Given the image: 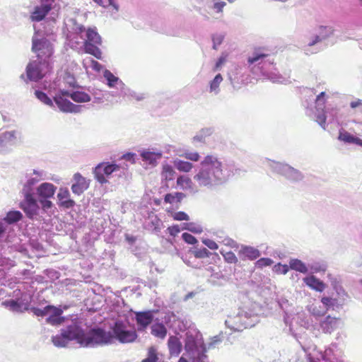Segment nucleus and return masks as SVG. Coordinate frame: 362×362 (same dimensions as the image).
Here are the masks:
<instances>
[{
    "label": "nucleus",
    "mask_w": 362,
    "mask_h": 362,
    "mask_svg": "<svg viewBox=\"0 0 362 362\" xmlns=\"http://www.w3.org/2000/svg\"><path fill=\"white\" fill-rule=\"evenodd\" d=\"M167 230L172 237H175L180 232V228L178 225L170 226Z\"/></svg>",
    "instance_id": "obj_62"
},
{
    "label": "nucleus",
    "mask_w": 362,
    "mask_h": 362,
    "mask_svg": "<svg viewBox=\"0 0 362 362\" xmlns=\"http://www.w3.org/2000/svg\"><path fill=\"white\" fill-rule=\"evenodd\" d=\"M328 280L329 281L331 286L334 288L336 292H339L342 295H345V291L340 285V278L339 276L334 275L332 274H328L327 275Z\"/></svg>",
    "instance_id": "obj_39"
},
{
    "label": "nucleus",
    "mask_w": 362,
    "mask_h": 362,
    "mask_svg": "<svg viewBox=\"0 0 362 362\" xmlns=\"http://www.w3.org/2000/svg\"><path fill=\"white\" fill-rule=\"evenodd\" d=\"M56 190L57 187L49 182H43L36 188L38 199H50L53 197Z\"/></svg>",
    "instance_id": "obj_21"
},
{
    "label": "nucleus",
    "mask_w": 362,
    "mask_h": 362,
    "mask_svg": "<svg viewBox=\"0 0 362 362\" xmlns=\"http://www.w3.org/2000/svg\"><path fill=\"white\" fill-rule=\"evenodd\" d=\"M7 304L14 310H18L22 308L24 303L21 299L10 300Z\"/></svg>",
    "instance_id": "obj_53"
},
{
    "label": "nucleus",
    "mask_w": 362,
    "mask_h": 362,
    "mask_svg": "<svg viewBox=\"0 0 362 362\" xmlns=\"http://www.w3.org/2000/svg\"><path fill=\"white\" fill-rule=\"evenodd\" d=\"M86 40L84 42H92L95 45L102 44V38L97 32L96 28H89L86 30Z\"/></svg>",
    "instance_id": "obj_32"
},
{
    "label": "nucleus",
    "mask_w": 362,
    "mask_h": 362,
    "mask_svg": "<svg viewBox=\"0 0 362 362\" xmlns=\"http://www.w3.org/2000/svg\"><path fill=\"white\" fill-rule=\"evenodd\" d=\"M55 103L59 110L64 112L78 113L83 107V105H75L68 99L62 98L59 96L55 98Z\"/></svg>",
    "instance_id": "obj_19"
},
{
    "label": "nucleus",
    "mask_w": 362,
    "mask_h": 362,
    "mask_svg": "<svg viewBox=\"0 0 362 362\" xmlns=\"http://www.w3.org/2000/svg\"><path fill=\"white\" fill-rule=\"evenodd\" d=\"M72 21L74 23L73 30L76 33L81 34L86 30V28L83 25L77 23L75 20H72Z\"/></svg>",
    "instance_id": "obj_63"
},
{
    "label": "nucleus",
    "mask_w": 362,
    "mask_h": 362,
    "mask_svg": "<svg viewBox=\"0 0 362 362\" xmlns=\"http://www.w3.org/2000/svg\"><path fill=\"white\" fill-rule=\"evenodd\" d=\"M71 98L76 103H82L90 101V96L83 91L75 90L72 91Z\"/></svg>",
    "instance_id": "obj_38"
},
{
    "label": "nucleus",
    "mask_w": 362,
    "mask_h": 362,
    "mask_svg": "<svg viewBox=\"0 0 362 362\" xmlns=\"http://www.w3.org/2000/svg\"><path fill=\"white\" fill-rule=\"evenodd\" d=\"M113 339L121 343H131L135 341L137 334L135 330L128 329L126 325L122 321L115 322L112 327Z\"/></svg>",
    "instance_id": "obj_12"
},
{
    "label": "nucleus",
    "mask_w": 362,
    "mask_h": 362,
    "mask_svg": "<svg viewBox=\"0 0 362 362\" xmlns=\"http://www.w3.org/2000/svg\"><path fill=\"white\" fill-rule=\"evenodd\" d=\"M141 157L143 161L148 165L155 166L157 161L162 158V152L160 151H153L150 149L144 150L141 152Z\"/></svg>",
    "instance_id": "obj_23"
},
{
    "label": "nucleus",
    "mask_w": 362,
    "mask_h": 362,
    "mask_svg": "<svg viewBox=\"0 0 362 362\" xmlns=\"http://www.w3.org/2000/svg\"><path fill=\"white\" fill-rule=\"evenodd\" d=\"M76 341L82 347H97L112 344L113 336L100 327H93L86 332L81 321L71 320L60 329V333L52 337L57 347H66L69 341Z\"/></svg>",
    "instance_id": "obj_2"
},
{
    "label": "nucleus",
    "mask_w": 362,
    "mask_h": 362,
    "mask_svg": "<svg viewBox=\"0 0 362 362\" xmlns=\"http://www.w3.org/2000/svg\"><path fill=\"white\" fill-rule=\"evenodd\" d=\"M223 340L221 334L216 335L211 338V341L208 344V349H214Z\"/></svg>",
    "instance_id": "obj_56"
},
{
    "label": "nucleus",
    "mask_w": 362,
    "mask_h": 362,
    "mask_svg": "<svg viewBox=\"0 0 362 362\" xmlns=\"http://www.w3.org/2000/svg\"><path fill=\"white\" fill-rule=\"evenodd\" d=\"M339 322V319L328 315L320 320V325L324 333L331 334L338 328Z\"/></svg>",
    "instance_id": "obj_22"
},
{
    "label": "nucleus",
    "mask_w": 362,
    "mask_h": 362,
    "mask_svg": "<svg viewBox=\"0 0 362 362\" xmlns=\"http://www.w3.org/2000/svg\"><path fill=\"white\" fill-rule=\"evenodd\" d=\"M248 68L254 74H261L273 82H281V76L276 74L274 65V59L261 49H255L247 60Z\"/></svg>",
    "instance_id": "obj_3"
},
{
    "label": "nucleus",
    "mask_w": 362,
    "mask_h": 362,
    "mask_svg": "<svg viewBox=\"0 0 362 362\" xmlns=\"http://www.w3.org/2000/svg\"><path fill=\"white\" fill-rule=\"evenodd\" d=\"M185 197L182 192L168 193L165 195L164 201L170 204L180 203Z\"/></svg>",
    "instance_id": "obj_41"
},
{
    "label": "nucleus",
    "mask_w": 362,
    "mask_h": 362,
    "mask_svg": "<svg viewBox=\"0 0 362 362\" xmlns=\"http://www.w3.org/2000/svg\"><path fill=\"white\" fill-rule=\"evenodd\" d=\"M182 238L183 240L188 244L194 245L197 242L196 238L188 233H183L182 234Z\"/></svg>",
    "instance_id": "obj_58"
},
{
    "label": "nucleus",
    "mask_w": 362,
    "mask_h": 362,
    "mask_svg": "<svg viewBox=\"0 0 362 362\" xmlns=\"http://www.w3.org/2000/svg\"><path fill=\"white\" fill-rule=\"evenodd\" d=\"M309 266L315 272H325L327 269V265L322 262H313Z\"/></svg>",
    "instance_id": "obj_49"
},
{
    "label": "nucleus",
    "mask_w": 362,
    "mask_h": 362,
    "mask_svg": "<svg viewBox=\"0 0 362 362\" xmlns=\"http://www.w3.org/2000/svg\"><path fill=\"white\" fill-rule=\"evenodd\" d=\"M223 257H224V259L226 260V262L228 263H230V264H233V263L235 264L238 261V258L235 256V255L234 254V252H233L231 251L226 252L223 255Z\"/></svg>",
    "instance_id": "obj_55"
},
{
    "label": "nucleus",
    "mask_w": 362,
    "mask_h": 362,
    "mask_svg": "<svg viewBox=\"0 0 362 362\" xmlns=\"http://www.w3.org/2000/svg\"><path fill=\"white\" fill-rule=\"evenodd\" d=\"M163 226L162 221L157 216V215L151 213L149 214L148 221L146 223V228L158 235L161 230Z\"/></svg>",
    "instance_id": "obj_24"
},
{
    "label": "nucleus",
    "mask_w": 362,
    "mask_h": 362,
    "mask_svg": "<svg viewBox=\"0 0 362 362\" xmlns=\"http://www.w3.org/2000/svg\"><path fill=\"white\" fill-rule=\"evenodd\" d=\"M74 182L71 185L72 192L77 195H81L89 187V182L83 177L79 173L74 175Z\"/></svg>",
    "instance_id": "obj_20"
},
{
    "label": "nucleus",
    "mask_w": 362,
    "mask_h": 362,
    "mask_svg": "<svg viewBox=\"0 0 362 362\" xmlns=\"http://www.w3.org/2000/svg\"><path fill=\"white\" fill-rule=\"evenodd\" d=\"M192 252L196 258L208 257L210 255L209 250L205 247L195 249Z\"/></svg>",
    "instance_id": "obj_47"
},
{
    "label": "nucleus",
    "mask_w": 362,
    "mask_h": 362,
    "mask_svg": "<svg viewBox=\"0 0 362 362\" xmlns=\"http://www.w3.org/2000/svg\"><path fill=\"white\" fill-rule=\"evenodd\" d=\"M336 293L337 296H325L322 298L321 302L327 310H337L341 308L345 304L348 296L346 292H345V295H342L339 292H336Z\"/></svg>",
    "instance_id": "obj_17"
},
{
    "label": "nucleus",
    "mask_w": 362,
    "mask_h": 362,
    "mask_svg": "<svg viewBox=\"0 0 362 362\" xmlns=\"http://www.w3.org/2000/svg\"><path fill=\"white\" fill-rule=\"evenodd\" d=\"M234 166L232 163H226L214 155H208L196 168L193 184L190 177L180 175L177 178V185L182 189H188L192 194L199 192L198 187L211 189L224 183L233 174Z\"/></svg>",
    "instance_id": "obj_1"
},
{
    "label": "nucleus",
    "mask_w": 362,
    "mask_h": 362,
    "mask_svg": "<svg viewBox=\"0 0 362 362\" xmlns=\"http://www.w3.org/2000/svg\"><path fill=\"white\" fill-rule=\"evenodd\" d=\"M305 95L310 98V103L308 101L305 103L306 115L312 118L322 127L326 129V115L325 112V105L326 102L325 92H321L315 96L316 91L313 88H304Z\"/></svg>",
    "instance_id": "obj_5"
},
{
    "label": "nucleus",
    "mask_w": 362,
    "mask_h": 362,
    "mask_svg": "<svg viewBox=\"0 0 362 362\" xmlns=\"http://www.w3.org/2000/svg\"><path fill=\"white\" fill-rule=\"evenodd\" d=\"M117 167H119L118 172L117 173H115V175L118 176L119 177H127L129 174L128 171V166L127 164H117Z\"/></svg>",
    "instance_id": "obj_48"
},
{
    "label": "nucleus",
    "mask_w": 362,
    "mask_h": 362,
    "mask_svg": "<svg viewBox=\"0 0 362 362\" xmlns=\"http://www.w3.org/2000/svg\"><path fill=\"white\" fill-rule=\"evenodd\" d=\"M151 333L154 337L163 339L167 335V329L165 326L160 322H156L151 327Z\"/></svg>",
    "instance_id": "obj_31"
},
{
    "label": "nucleus",
    "mask_w": 362,
    "mask_h": 362,
    "mask_svg": "<svg viewBox=\"0 0 362 362\" xmlns=\"http://www.w3.org/2000/svg\"><path fill=\"white\" fill-rule=\"evenodd\" d=\"M187 226L189 228L188 231L195 234H199L203 231L202 227L199 224L193 222H190V225H188Z\"/></svg>",
    "instance_id": "obj_57"
},
{
    "label": "nucleus",
    "mask_w": 362,
    "mask_h": 362,
    "mask_svg": "<svg viewBox=\"0 0 362 362\" xmlns=\"http://www.w3.org/2000/svg\"><path fill=\"white\" fill-rule=\"evenodd\" d=\"M202 242L206 246H207L211 250L218 249V245L212 240L204 239Z\"/></svg>",
    "instance_id": "obj_64"
},
{
    "label": "nucleus",
    "mask_w": 362,
    "mask_h": 362,
    "mask_svg": "<svg viewBox=\"0 0 362 362\" xmlns=\"http://www.w3.org/2000/svg\"><path fill=\"white\" fill-rule=\"evenodd\" d=\"M158 357L157 355L156 349L151 346L148 350L147 357L142 360L141 362H158Z\"/></svg>",
    "instance_id": "obj_43"
},
{
    "label": "nucleus",
    "mask_w": 362,
    "mask_h": 362,
    "mask_svg": "<svg viewBox=\"0 0 362 362\" xmlns=\"http://www.w3.org/2000/svg\"><path fill=\"white\" fill-rule=\"evenodd\" d=\"M264 165L273 173L284 177L291 183H298L305 178L303 173L299 170L292 167L286 163L278 162L266 158Z\"/></svg>",
    "instance_id": "obj_8"
},
{
    "label": "nucleus",
    "mask_w": 362,
    "mask_h": 362,
    "mask_svg": "<svg viewBox=\"0 0 362 362\" xmlns=\"http://www.w3.org/2000/svg\"><path fill=\"white\" fill-rule=\"evenodd\" d=\"M24 199L20 204L21 208L28 218L33 219L39 214L40 206L34 194H23Z\"/></svg>",
    "instance_id": "obj_14"
},
{
    "label": "nucleus",
    "mask_w": 362,
    "mask_h": 362,
    "mask_svg": "<svg viewBox=\"0 0 362 362\" xmlns=\"http://www.w3.org/2000/svg\"><path fill=\"white\" fill-rule=\"evenodd\" d=\"M45 172L43 170H33L32 173H27L26 181L24 182L22 194H34L35 186L41 180L44 179Z\"/></svg>",
    "instance_id": "obj_15"
},
{
    "label": "nucleus",
    "mask_w": 362,
    "mask_h": 362,
    "mask_svg": "<svg viewBox=\"0 0 362 362\" xmlns=\"http://www.w3.org/2000/svg\"><path fill=\"white\" fill-rule=\"evenodd\" d=\"M98 45L92 42H84V49L86 53L100 59L102 58V52L98 48Z\"/></svg>",
    "instance_id": "obj_36"
},
{
    "label": "nucleus",
    "mask_w": 362,
    "mask_h": 362,
    "mask_svg": "<svg viewBox=\"0 0 362 362\" xmlns=\"http://www.w3.org/2000/svg\"><path fill=\"white\" fill-rule=\"evenodd\" d=\"M334 33L331 26H320L315 33L305 36L303 40L302 49L306 55H311L319 52L322 47L319 43L327 39Z\"/></svg>",
    "instance_id": "obj_7"
},
{
    "label": "nucleus",
    "mask_w": 362,
    "mask_h": 362,
    "mask_svg": "<svg viewBox=\"0 0 362 362\" xmlns=\"http://www.w3.org/2000/svg\"><path fill=\"white\" fill-rule=\"evenodd\" d=\"M75 202L70 198H68L67 199L64 200L62 202L59 203V206L66 209H71L75 206Z\"/></svg>",
    "instance_id": "obj_60"
},
{
    "label": "nucleus",
    "mask_w": 362,
    "mask_h": 362,
    "mask_svg": "<svg viewBox=\"0 0 362 362\" xmlns=\"http://www.w3.org/2000/svg\"><path fill=\"white\" fill-rule=\"evenodd\" d=\"M103 76L107 81V85L110 88H114L117 86L118 88L121 90V88L124 86V83L108 69H105L103 71Z\"/></svg>",
    "instance_id": "obj_29"
},
{
    "label": "nucleus",
    "mask_w": 362,
    "mask_h": 362,
    "mask_svg": "<svg viewBox=\"0 0 362 362\" xmlns=\"http://www.w3.org/2000/svg\"><path fill=\"white\" fill-rule=\"evenodd\" d=\"M70 193L67 188H60L59 191L57 194V198L59 199V203L62 202L64 200L69 198Z\"/></svg>",
    "instance_id": "obj_51"
},
{
    "label": "nucleus",
    "mask_w": 362,
    "mask_h": 362,
    "mask_svg": "<svg viewBox=\"0 0 362 362\" xmlns=\"http://www.w3.org/2000/svg\"><path fill=\"white\" fill-rule=\"evenodd\" d=\"M168 349L171 356H178L182 351V343L175 336H170L168 341Z\"/></svg>",
    "instance_id": "obj_27"
},
{
    "label": "nucleus",
    "mask_w": 362,
    "mask_h": 362,
    "mask_svg": "<svg viewBox=\"0 0 362 362\" xmlns=\"http://www.w3.org/2000/svg\"><path fill=\"white\" fill-rule=\"evenodd\" d=\"M239 255L243 256V259L255 260L260 257L261 253L259 250L251 246H242Z\"/></svg>",
    "instance_id": "obj_26"
},
{
    "label": "nucleus",
    "mask_w": 362,
    "mask_h": 362,
    "mask_svg": "<svg viewBox=\"0 0 362 362\" xmlns=\"http://www.w3.org/2000/svg\"><path fill=\"white\" fill-rule=\"evenodd\" d=\"M120 95L123 97L134 98L137 101H141L145 98L144 93H137L130 88L126 87L125 85L121 88Z\"/></svg>",
    "instance_id": "obj_33"
},
{
    "label": "nucleus",
    "mask_w": 362,
    "mask_h": 362,
    "mask_svg": "<svg viewBox=\"0 0 362 362\" xmlns=\"http://www.w3.org/2000/svg\"><path fill=\"white\" fill-rule=\"evenodd\" d=\"M185 349L192 362H209L206 355V348L202 334L195 329H189L185 334Z\"/></svg>",
    "instance_id": "obj_4"
},
{
    "label": "nucleus",
    "mask_w": 362,
    "mask_h": 362,
    "mask_svg": "<svg viewBox=\"0 0 362 362\" xmlns=\"http://www.w3.org/2000/svg\"><path fill=\"white\" fill-rule=\"evenodd\" d=\"M182 156H184L186 159L197 162L199 160L200 156L197 152H192V151H185Z\"/></svg>",
    "instance_id": "obj_52"
},
{
    "label": "nucleus",
    "mask_w": 362,
    "mask_h": 362,
    "mask_svg": "<svg viewBox=\"0 0 362 362\" xmlns=\"http://www.w3.org/2000/svg\"><path fill=\"white\" fill-rule=\"evenodd\" d=\"M289 267L302 274H307L308 272V269L305 264L298 259H291L289 261Z\"/></svg>",
    "instance_id": "obj_34"
},
{
    "label": "nucleus",
    "mask_w": 362,
    "mask_h": 362,
    "mask_svg": "<svg viewBox=\"0 0 362 362\" xmlns=\"http://www.w3.org/2000/svg\"><path fill=\"white\" fill-rule=\"evenodd\" d=\"M224 39V35L216 33L212 35L213 49H217L218 47L222 43Z\"/></svg>",
    "instance_id": "obj_46"
},
{
    "label": "nucleus",
    "mask_w": 362,
    "mask_h": 362,
    "mask_svg": "<svg viewBox=\"0 0 362 362\" xmlns=\"http://www.w3.org/2000/svg\"><path fill=\"white\" fill-rule=\"evenodd\" d=\"M175 171L170 165H165L163 167L162 176L166 180H173Z\"/></svg>",
    "instance_id": "obj_45"
},
{
    "label": "nucleus",
    "mask_w": 362,
    "mask_h": 362,
    "mask_svg": "<svg viewBox=\"0 0 362 362\" xmlns=\"http://www.w3.org/2000/svg\"><path fill=\"white\" fill-rule=\"evenodd\" d=\"M35 95L39 100H40L44 104L51 107H54L52 100L45 92L40 90H36L35 91Z\"/></svg>",
    "instance_id": "obj_42"
},
{
    "label": "nucleus",
    "mask_w": 362,
    "mask_h": 362,
    "mask_svg": "<svg viewBox=\"0 0 362 362\" xmlns=\"http://www.w3.org/2000/svg\"><path fill=\"white\" fill-rule=\"evenodd\" d=\"M17 132L15 130L7 131L0 134V153H6L16 143Z\"/></svg>",
    "instance_id": "obj_18"
},
{
    "label": "nucleus",
    "mask_w": 362,
    "mask_h": 362,
    "mask_svg": "<svg viewBox=\"0 0 362 362\" xmlns=\"http://www.w3.org/2000/svg\"><path fill=\"white\" fill-rule=\"evenodd\" d=\"M272 263L273 261L272 259L263 257L258 259L256 262L255 265L257 267L262 268L264 267L270 266Z\"/></svg>",
    "instance_id": "obj_54"
},
{
    "label": "nucleus",
    "mask_w": 362,
    "mask_h": 362,
    "mask_svg": "<svg viewBox=\"0 0 362 362\" xmlns=\"http://www.w3.org/2000/svg\"><path fill=\"white\" fill-rule=\"evenodd\" d=\"M23 218V214L20 211L12 210L7 212L4 221L8 224H13Z\"/></svg>",
    "instance_id": "obj_35"
},
{
    "label": "nucleus",
    "mask_w": 362,
    "mask_h": 362,
    "mask_svg": "<svg viewBox=\"0 0 362 362\" xmlns=\"http://www.w3.org/2000/svg\"><path fill=\"white\" fill-rule=\"evenodd\" d=\"M31 311L37 317L47 316L45 320L46 323L53 326L59 325L64 321V317L62 316L63 310L60 308L52 305H48L43 308L33 307Z\"/></svg>",
    "instance_id": "obj_10"
},
{
    "label": "nucleus",
    "mask_w": 362,
    "mask_h": 362,
    "mask_svg": "<svg viewBox=\"0 0 362 362\" xmlns=\"http://www.w3.org/2000/svg\"><path fill=\"white\" fill-rule=\"evenodd\" d=\"M49 62H44L38 59L30 62L26 66V76L29 81H39L49 71Z\"/></svg>",
    "instance_id": "obj_11"
},
{
    "label": "nucleus",
    "mask_w": 362,
    "mask_h": 362,
    "mask_svg": "<svg viewBox=\"0 0 362 362\" xmlns=\"http://www.w3.org/2000/svg\"><path fill=\"white\" fill-rule=\"evenodd\" d=\"M303 281L308 286L316 291L322 292L325 288V284L315 276L305 277Z\"/></svg>",
    "instance_id": "obj_28"
},
{
    "label": "nucleus",
    "mask_w": 362,
    "mask_h": 362,
    "mask_svg": "<svg viewBox=\"0 0 362 362\" xmlns=\"http://www.w3.org/2000/svg\"><path fill=\"white\" fill-rule=\"evenodd\" d=\"M155 310L139 311L135 313V321L138 332H144L153 322Z\"/></svg>",
    "instance_id": "obj_16"
},
{
    "label": "nucleus",
    "mask_w": 362,
    "mask_h": 362,
    "mask_svg": "<svg viewBox=\"0 0 362 362\" xmlns=\"http://www.w3.org/2000/svg\"><path fill=\"white\" fill-rule=\"evenodd\" d=\"M310 362H343L338 360L333 354L332 348L327 349L324 353L320 354V358H317L316 361L313 358H309Z\"/></svg>",
    "instance_id": "obj_30"
},
{
    "label": "nucleus",
    "mask_w": 362,
    "mask_h": 362,
    "mask_svg": "<svg viewBox=\"0 0 362 362\" xmlns=\"http://www.w3.org/2000/svg\"><path fill=\"white\" fill-rule=\"evenodd\" d=\"M258 322L259 317L257 315L240 308L227 316L225 325L233 332H242L254 327Z\"/></svg>",
    "instance_id": "obj_6"
},
{
    "label": "nucleus",
    "mask_w": 362,
    "mask_h": 362,
    "mask_svg": "<svg viewBox=\"0 0 362 362\" xmlns=\"http://www.w3.org/2000/svg\"><path fill=\"white\" fill-rule=\"evenodd\" d=\"M223 81V77L221 74L215 76L213 80L209 83V92L214 95H218L220 93V84Z\"/></svg>",
    "instance_id": "obj_40"
},
{
    "label": "nucleus",
    "mask_w": 362,
    "mask_h": 362,
    "mask_svg": "<svg viewBox=\"0 0 362 362\" xmlns=\"http://www.w3.org/2000/svg\"><path fill=\"white\" fill-rule=\"evenodd\" d=\"M32 51L36 54L37 59L44 62L49 60L53 54V47L50 41L46 37H39L37 33L32 37Z\"/></svg>",
    "instance_id": "obj_9"
},
{
    "label": "nucleus",
    "mask_w": 362,
    "mask_h": 362,
    "mask_svg": "<svg viewBox=\"0 0 362 362\" xmlns=\"http://www.w3.org/2000/svg\"><path fill=\"white\" fill-rule=\"evenodd\" d=\"M51 11V8L47 5L37 6L34 8L33 11L31 13L30 18L32 21L39 22L43 20L45 16Z\"/></svg>",
    "instance_id": "obj_25"
},
{
    "label": "nucleus",
    "mask_w": 362,
    "mask_h": 362,
    "mask_svg": "<svg viewBox=\"0 0 362 362\" xmlns=\"http://www.w3.org/2000/svg\"><path fill=\"white\" fill-rule=\"evenodd\" d=\"M173 217L176 221H188L189 219V216L184 211L175 212Z\"/></svg>",
    "instance_id": "obj_59"
},
{
    "label": "nucleus",
    "mask_w": 362,
    "mask_h": 362,
    "mask_svg": "<svg viewBox=\"0 0 362 362\" xmlns=\"http://www.w3.org/2000/svg\"><path fill=\"white\" fill-rule=\"evenodd\" d=\"M42 208L46 211L50 209L53 206V204L49 199H38Z\"/></svg>",
    "instance_id": "obj_61"
},
{
    "label": "nucleus",
    "mask_w": 362,
    "mask_h": 362,
    "mask_svg": "<svg viewBox=\"0 0 362 362\" xmlns=\"http://www.w3.org/2000/svg\"><path fill=\"white\" fill-rule=\"evenodd\" d=\"M118 170L117 164L113 162L100 163L95 167L93 174L98 182L105 184L108 182L106 177L113 173H117Z\"/></svg>",
    "instance_id": "obj_13"
},
{
    "label": "nucleus",
    "mask_w": 362,
    "mask_h": 362,
    "mask_svg": "<svg viewBox=\"0 0 362 362\" xmlns=\"http://www.w3.org/2000/svg\"><path fill=\"white\" fill-rule=\"evenodd\" d=\"M355 137L356 136H353L348 132L344 130L339 132L338 139L346 144H354Z\"/></svg>",
    "instance_id": "obj_44"
},
{
    "label": "nucleus",
    "mask_w": 362,
    "mask_h": 362,
    "mask_svg": "<svg viewBox=\"0 0 362 362\" xmlns=\"http://www.w3.org/2000/svg\"><path fill=\"white\" fill-rule=\"evenodd\" d=\"M289 266L278 263L274 267V271L277 274H286L289 270Z\"/></svg>",
    "instance_id": "obj_50"
},
{
    "label": "nucleus",
    "mask_w": 362,
    "mask_h": 362,
    "mask_svg": "<svg viewBox=\"0 0 362 362\" xmlns=\"http://www.w3.org/2000/svg\"><path fill=\"white\" fill-rule=\"evenodd\" d=\"M173 163L174 167L180 172L189 173L193 168L192 163L178 158L175 159Z\"/></svg>",
    "instance_id": "obj_37"
}]
</instances>
